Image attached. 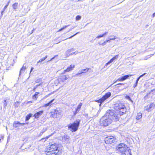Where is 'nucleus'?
<instances>
[{"instance_id":"c03bdc74","label":"nucleus","mask_w":155,"mask_h":155,"mask_svg":"<svg viewBox=\"0 0 155 155\" xmlns=\"http://www.w3.org/2000/svg\"><path fill=\"white\" fill-rule=\"evenodd\" d=\"M25 123H20V125H25Z\"/></svg>"},{"instance_id":"de8ad7c7","label":"nucleus","mask_w":155,"mask_h":155,"mask_svg":"<svg viewBox=\"0 0 155 155\" xmlns=\"http://www.w3.org/2000/svg\"><path fill=\"white\" fill-rule=\"evenodd\" d=\"M51 94H48L47 95H46L45 96V97H47L49 96Z\"/></svg>"},{"instance_id":"79ce46f5","label":"nucleus","mask_w":155,"mask_h":155,"mask_svg":"<svg viewBox=\"0 0 155 155\" xmlns=\"http://www.w3.org/2000/svg\"><path fill=\"white\" fill-rule=\"evenodd\" d=\"M146 74L145 73H144V74H143L141 75L140 76V77H140V78L142 76H143L144 75H145V74Z\"/></svg>"},{"instance_id":"b1692460","label":"nucleus","mask_w":155,"mask_h":155,"mask_svg":"<svg viewBox=\"0 0 155 155\" xmlns=\"http://www.w3.org/2000/svg\"><path fill=\"white\" fill-rule=\"evenodd\" d=\"M69 138V137L67 135H64L63 137V140L65 141H66L68 140Z\"/></svg>"},{"instance_id":"f8f14e48","label":"nucleus","mask_w":155,"mask_h":155,"mask_svg":"<svg viewBox=\"0 0 155 155\" xmlns=\"http://www.w3.org/2000/svg\"><path fill=\"white\" fill-rule=\"evenodd\" d=\"M82 105V103H80L77 106V108H76L75 110L73 112V114L74 115H75L78 113L80 110V109Z\"/></svg>"},{"instance_id":"3c124183","label":"nucleus","mask_w":155,"mask_h":155,"mask_svg":"<svg viewBox=\"0 0 155 155\" xmlns=\"http://www.w3.org/2000/svg\"><path fill=\"white\" fill-rule=\"evenodd\" d=\"M1 141V139L0 138V142Z\"/></svg>"},{"instance_id":"7c9ffc66","label":"nucleus","mask_w":155,"mask_h":155,"mask_svg":"<svg viewBox=\"0 0 155 155\" xmlns=\"http://www.w3.org/2000/svg\"><path fill=\"white\" fill-rule=\"evenodd\" d=\"M125 97L126 99H128L129 101H131V99L129 96L126 95L125 96Z\"/></svg>"},{"instance_id":"39448f33","label":"nucleus","mask_w":155,"mask_h":155,"mask_svg":"<svg viewBox=\"0 0 155 155\" xmlns=\"http://www.w3.org/2000/svg\"><path fill=\"white\" fill-rule=\"evenodd\" d=\"M111 94L110 92H107L101 98H100L98 100H96L94 101L97 102L98 103H99V106H101L102 104L103 103V102L105 100L110 97L111 96Z\"/></svg>"},{"instance_id":"6e6552de","label":"nucleus","mask_w":155,"mask_h":155,"mask_svg":"<svg viewBox=\"0 0 155 155\" xmlns=\"http://www.w3.org/2000/svg\"><path fill=\"white\" fill-rule=\"evenodd\" d=\"M51 116L53 118L57 117L58 115H61V110H58L57 109L54 110L53 111L51 112Z\"/></svg>"},{"instance_id":"f257e3e1","label":"nucleus","mask_w":155,"mask_h":155,"mask_svg":"<svg viewBox=\"0 0 155 155\" xmlns=\"http://www.w3.org/2000/svg\"><path fill=\"white\" fill-rule=\"evenodd\" d=\"M116 112L114 113L113 110H107V113L110 116L112 117L113 119L116 121L119 120L120 117L125 114L127 111V109L124 105L121 103H119L115 108Z\"/></svg>"},{"instance_id":"e433bc0d","label":"nucleus","mask_w":155,"mask_h":155,"mask_svg":"<svg viewBox=\"0 0 155 155\" xmlns=\"http://www.w3.org/2000/svg\"><path fill=\"white\" fill-rule=\"evenodd\" d=\"M42 84H43V83L41 82V83H40L39 84L36 85V87H38V86H42Z\"/></svg>"},{"instance_id":"72a5a7b5","label":"nucleus","mask_w":155,"mask_h":155,"mask_svg":"<svg viewBox=\"0 0 155 155\" xmlns=\"http://www.w3.org/2000/svg\"><path fill=\"white\" fill-rule=\"evenodd\" d=\"M79 33V32H78L77 33H75V34H74L73 35H72L71 36H70V37H69L68 38H71L72 37H73L74 36H75V35H77V34L78 33Z\"/></svg>"},{"instance_id":"dca6fc26","label":"nucleus","mask_w":155,"mask_h":155,"mask_svg":"<svg viewBox=\"0 0 155 155\" xmlns=\"http://www.w3.org/2000/svg\"><path fill=\"white\" fill-rule=\"evenodd\" d=\"M40 94L39 92H35L34 95L32 96V99L34 101H36L38 98V95Z\"/></svg>"},{"instance_id":"f03ea898","label":"nucleus","mask_w":155,"mask_h":155,"mask_svg":"<svg viewBox=\"0 0 155 155\" xmlns=\"http://www.w3.org/2000/svg\"><path fill=\"white\" fill-rule=\"evenodd\" d=\"M59 145L56 143L50 144L46 149V155H58Z\"/></svg>"},{"instance_id":"20e7f679","label":"nucleus","mask_w":155,"mask_h":155,"mask_svg":"<svg viewBox=\"0 0 155 155\" xmlns=\"http://www.w3.org/2000/svg\"><path fill=\"white\" fill-rule=\"evenodd\" d=\"M104 141L106 144H111L116 141V138L115 136L108 135L104 138Z\"/></svg>"},{"instance_id":"1a4fd4ad","label":"nucleus","mask_w":155,"mask_h":155,"mask_svg":"<svg viewBox=\"0 0 155 155\" xmlns=\"http://www.w3.org/2000/svg\"><path fill=\"white\" fill-rule=\"evenodd\" d=\"M69 78L68 75L63 74L59 77L58 80L60 82H64L65 81L68 80Z\"/></svg>"},{"instance_id":"aec40b11","label":"nucleus","mask_w":155,"mask_h":155,"mask_svg":"<svg viewBox=\"0 0 155 155\" xmlns=\"http://www.w3.org/2000/svg\"><path fill=\"white\" fill-rule=\"evenodd\" d=\"M26 69V67L24 65L21 68L20 71V75L22 73H24L25 70Z\"/></svg>"},{"instance_id":"c85d7f7f","label":"nucleus","mask_w":155,"mask_h":155,"mask_svg":"<svg viewBox=\"0 0 155 155\" xmlns=\"http://www.w3.org/2000/svg\"><path fill=\"white\" fill-rule=\"evenodd\" d=\"M125 155H131V153L128 150L125 151Z\"/></svg>"},{"instance_id":"9b49d317","label":"nucleus","mask_w":155,"mask_h":155,"mask_svg":"<svg viewBox=\"0 0 155 155\" xmlns=\"http://www.w3.org/2000/svg\"><path fill=\"white\" fill-rule=\"evenodd\" d=\"M75 65L74 64H71L67 68L64 70L63 72L61 74L65 73L66 72H69L72 71L75 68Z\"/></svg>"},{"instance_id":"8fccbe9b","label":"nucleus","mask_w":155,"mask_h":155,"mask_svg":"<svg viewBox=\"0 0 155 155\" xmlns=\"http://www.w3.org/2000/svg\"><path fill=\"white\" fill-rule=\"evenodd\" d=\"M1 138H2V139H3V137H1Z\"/></svg>"},{"instance_id":"cd10ccee","label":"nucleus","mask_w":155,"mask_h":155,"mask_svg":"<svg viewBox=\"0 0 155 155\" xmlns=\"http://www.w3.org/2000/svg\"><path fill=\"white\" fill-rule=\"evenodd\" d=\"M69 26V25H65V26H64L62 28H60V29L58 30V31L57 32H59V31H61V30H63L65 28L67 27H68Z\"/></svg>"},{"instance_id":"2f4dec72","label":"nucleus","mask_w":155,"mask_h":155,"mask_svg":"<svg viewBox=\"0 0 155 155\" xmlns=\"http://www.w3.org/2000/svg\"><path fill=\"white\" fill-rule=\"evenodd\" d=\"M124 84L123 83H120L117 84L116 85H118V87H120L121 85H124Z\"/></svg>"},{"instance_id":"f704fd0d","label":"nucleus","mask_w":155,"mask_h":155,"mask_svg":"<svg viewBox=\"0 0 155 155\" xmlns=\"http://www.w3.org/2000/svg\"><path fill=\"white\" fill-rule=\"evenodd\" d=\"M50 105H51L48 102V103L45 104L44 105V106L45 107H46L47 106H50Z\"/></svg>"},{"instance_id":"bb28decb","label":"nucleus","mask_w":155,"mask_h":155,"mask_svg":"<svg viewBox=\"0 0 155 155\" xmlns=\"http://www.w3.org/2000/svg\"><path fill=\"white\" fill-rule=\"evenodd\" d=\"M9 2L10 1H8V2H7V4L5 5L3 8V11H2V13L4 11L5 9L7 8V7H8L9 4Z\"/></svg>"},{"instance_id":"423d86ee","label":"nucleus","mask_w":155,"mask_h":155,"mask_svg":"<svg viewBox=\"0 0 155 155\" xmlns=\"http://www.w3.org/2000/svg\"><path fill=\"white\" fill-rule=\"evenodd\" d=\"M111 122V120L109 118L105 119L104 118H101L100 120V123L104 126H106L109 125Z\"/></svg>"},{"instance_id":"49530a36","label":"nucleus","mask_w":155,"mask_h":155,"mask_svg":"<svg viewBox=\"0 0 155 155\" xmlns=\"http://www.w3.org/2000/svg\"><path fill=\"white\" fill-rule=\"evenodd\" d=\"M150 92H149L147 94L146 96H148V95L150 94Z\"/></svg>"},{"instance_id":"473e14b6","label":"nucleus","mask_w":155,"mask_h":155,"mask_svg":"<svg viewBox=\"0 0 155 155\" xmlns=\"http://www.w3.org/2000/svg\"><path fill=\"white\" fill-rule=\"evenodd\" d=\"M54 99H53L50 101L48 103L50 104L51 105H52V103L54 100Z\"/></svg>"},{"instance_id":"6ab92c4d","label":"nucleus","mask_w":155,"mask_h":155,"mask_svg":"<svg viewBox=\"0 0 155 155\" xmlns=\"http://www.w3.org/2000/svg\"><path fill=\"white\" fill-rule=\"evenodd\" d=\"M12 7L14 9L16 10L18 8V2H15L12 5Z\"/></svg>"},{"instance_id":"a18cd8bd","label":"nucleus","mask_w":155,"mask_h":155,"mask_svg":"<svg viewBox=\"0 0 155 155\" xmlns=\"http://www.w3.org/2000/svg\"><path fill=\"white\" fill-rule=\"evenodd\" d=\"M33 69V67L31 68V71H30V72H31V71H32V70Z\"/></svg>"},{"instance_id":"a878e982","label":"nucleus","mask_w":155,"mask_h":155,"mask_svg":"<svg viewBox=\"0 0 155 155\" xmlns=\"http://www.w3.org/2000/svg\"><path fill=\"white\" fill-rule=\"evenodd\" d=\"M50 135L47 136L43 138H41L40 140L39 141H41L42 140H44V141L45 142V141L46 140L48 139V138L50 137Z\"/></svg>"},{"instance_id":"0eeeda50","label":"nucleus","mask_w":155,"mask_h":155,"mask_svg":"<svg viewBox=\"0 0 155 155\" xmlns=\"http://www.w3.org/2000/svg\"><path fill=\"white\" fill-rule=\"evenodd\" d=\"M154 108H155V104L153 103L149 104L144 107L145 110L148 112L152 111Z\"/></svg>"},{"instance_id":"5701e85b","label":"nucleus","mask_w":155,"mask_h":155,"mask_svg":"<svg viewBox=\"0 0 155 155\" xmlns=\"http://www.w3.org/2000/svg\"><path fill=\"white\" fill-rule=\"evenodd\" d=\"M107 33H108L107 32H105V33H103L102 34L100 35L97 36L96 37V38H100L102 37H104L105 35H106Z\"/></svg>"},{"instance_id":"09e8293b","label":"nucleus","mask_w":155,"mask_h":155,"mask_svg":"<svg viewBox=\"0 0 155 155\" xmlns=\"http://www.w3.org/2000/svg\"><path fill=\"white\" fill-rule=\"evenodd\" d=\"M54 58V57H53V58H51V59L50 60V61H51V60L52 59H53Z\"/></svg>"},{"instance_id":"4be33fe9","label":"nucleus","mask_w":155,"mask_h":155,"mask_svg":"<svg viewBox=\"0 0 155 155\" xmlns=\"http://www.w3.org/2000/svg\"><path fill=\"white\" fill-rule=\"evenodd\" d=\"M32 114L31 113H29L25 117V120H28L30 119V117H32Z\"/></svg>"},{"instance_id":"4c0bfd02","label":"nucleus","mask_w":155,"mask_h":155,"mask_svg":"<svg viewBox=\"0 0 155 155\" xmlns=\"http://www.w3.org/2000/svg\"><path fill=\"white\" fill-rule=\"evenodd\" d=\"M121 146V144H119L118 146V148H121L122 147Z\"/></svg>"},{"instance_id":"2eb2a0df","label":"nucleus","mask_w":155,"mask_h":155,"mask_svg":"<svg viewBox=\"0 0 155 155\" xmlns=\"http://www.w3.org/2000/svg\"><path fill=\"white\" fill-rule=\"evenodd\" d=\"M118 57H119L118 54H117V55H115L113 58H112L111 59H110L107 63L105 65L107 66L109 64L112 62L114 60L117 59L118 58Z\"/></svg>"},{"instance_id":"393cba45","label":"nucleus","mask_w":155,"mask_h":155,"mask_svg":"<svg viewBox=\"0 0 155 155\" xmlns=\"http://www.w3.org/2000/svg\"><path fill=\"white\" fill-rule=\"evenodd\" d=\"M47 57H48L47 55L45 56L44 57L42 58L41 59L39 60V61H38V63L41 62L42 61H44L47 58Z\"/></svg>"},{"instance_id":"ea45409f","label":"nucleus","mask_w":155,"mask_h":155,"mask_svg":"<svg viewBox=\"0 0 155 155\" xmlns=\"http://www.w3.org/2000/svg\"><path fill=\"white\" fill-rule=\"evenodd\" d=\"M37 87H36V86L35 87H34L33 89V91H35V89Z\"/></svg>"},{"instance_id":"a19ab883","label":"nucleus","mask_w":155,"mask_h":155,"mask_svg":"<svg viewBox=\"0 0 155 155\" xmlns=\"http://www.w3.org/2000/svg\"><path fill=\"white\" fill-rule=\"evenodd\" d=\"M146 74L145 73H144V74H143L141 75L140 76V77H140V78L142 76H143L144 75H145V74Z\"/></svg>"},{"instance_id":"7ed1b4c3","label":"nucleus","mask_w":155,"mask_h":155,"mask_svg":"<svg viewBox=\"0 0 155 155\" xmlns=\"http://www.w3.org/2000/svg\"><path fill=\"white\" fill-rule=\"evenodd\" d=\"M80 124V120H77L73 123L70 124L68 125V129L72 132H75L78 130Z\"/></svg>"},{"instance_id":"c9c22d12","label":"nucleus","mask_w":155,"mask_h":155,"mask_svg":"<svg viewBox=\"0 0 155 155\" xmlns=\"http://www.w3.org/2000/svg\"><path fill=\"white\" fill-rule=\"evenodd\" d=\"M137 84H138V83H137V82H135V84H134V86H133L134 88H135L136 86H137Z\"/></svg>"},{"instance_id":"37998d69","label":"nucleus","mask_w":155,"mask_h":155,"mask_svg":"<svg viewBox=\"0 0 155 155\" xmlns=\"http://www.w3.org/2000/svg\"><path fill=\"white\" fill-rule=\"evenodd\" d=\"M32 101H28L27 102V104H28V103H32Z\"/></svg>"},{"instance_id":"4468645a","label":"nucleus","mask_w":155,"mask_h":155,"mask_svg":"<svg viewBox=\"0 0 155 155\" xmlns=\"http://www.w3.org/2000/svg\"><path fill=\"white\" fill-rule=\"evenodd\" d=\"M113 37L112 38H109V39H108V40H106L104 42L102 43H101L100 42H99V44L100 45H104L106 44L107 42L109 41L110 40H114L116 38V37L115 36H113Z\"/></svg>"},{"instance_id":"412c9836","label":"nucleus","mask_w":155,"mask_h":155,"mask_svg":"<svg viewBox=\"0 0 155 155\" xmlns=\"http://www.w3.org/2000/svg\"><path fill=\"white\" fill-rule=\"evenodd\" d=\"M142 116V114L140 112L138 113L137 114L136 117V119L137 120H139L141 118Z\"/></svg>"},{"instance_id":"a211bd4d","label":"nucleus","mask_w":155,"mask_h":155,"mask_svg":"<svg viewBox=\"0 0 155 155\" xmlns=\"http://www.w3.org/2000/svg\"><path fill=\"white\" fill-rule=\"evenodd\" d=\"M91 69L90 68H87L86 69H84L81 70V72L80 73H78L76 74V75H78L81 74L82 73H86L89 70Z\"/></svg>"},{"instance_id":"f3484780","label":"nucleus","mask_w":155,"mask_h":155,"mask_svg":"<svg viewBox=\"0 0 155 155\" xmlns=\"http://www.w3.org/2000/svg\"><path fill=\"white\" fill-rule=\"evenodd\" d=\"M20 125V123L18 121H15L13 124V127L14 128L19 129L18 127Z\"/></svg>"},{"instance_id":"9d476101","label":"nucleus","mask_w":155,"mask_h":155,"mask_svg":"<svg viewBox=\"0 0 155 155\" xmlns=\"http://www.w3.org/2000/svg\"><path fill=\"white\" fill-rule=\"evenodd\" d=\"M133 75L132 74L126 75L122 76L121 77L118 78L116 80V81H123L126 79L128 78L129 77L132 76Z\"/></svg>"},{"instance_id":"c756f323","label":"nucleus","mask_w":155,"mask_h":155,"mask_svg":"<svg viewBox=\"0 0 155 155\" xmlns=\"http://www.w3.org/2000/svg\"><path fill=\"white\" fill-rule=\"evenodd\" d=\"M81 18V17L79 15H77L76 16V18H75V19H76V21H78L79 20H80Z\"/></svg>"},{"instance_id":"ddd939ff","label":"nucleus","mask_w":155,"mask_h":155,"mask_svg":"<svg viewBox=\"0 0 155 155\" xmlns=\"http://www.w3.org/2000/svg\"><path fill=\"white\" fill-rule=\"evenodd\" d=\"M43 110L39 111L34 114L33 115L34 117L36 119H38L40 116L42 115L43 113Z\"/></svg>"},{"instance_id":"58836bf2","label":"nucleus","mask_w":155,"mask_h":155,"mask_svg":"<svg viewBox=\"0 0 155 155\" xmlns=\"http://www.w3.org/2000/svg\"><path fill=\"white\" fill-rule=\"evenodd\" d=\"M140 77H139L137 78V79L136 81V82H137V83H138V81H139V79H140Z\"/></svg>"}]
</instances>
